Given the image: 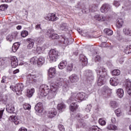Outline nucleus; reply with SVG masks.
Here are the masks:
<instances>
[{
  "label": "nucleus",
  "instance_id": "nucleus-30",
  "mask_svg": "<svg viewBox=\"0 0 131 131\" xmlns=\"http://www.w3.org/2000/svg\"><path fill=\"white\" fill-rule=\"evenodd\" d=\"M116 94L118 97L122 98V97H123V95H124V92L122 89H118L117 90Z\"/></svg>",
  "mask_w": 131,
  "mask_h": 131
},
{
  "label": "nucleus",
  "instance_id": "nucleus-59",
  "mask_svg": "<svg viewBox=\"0 0 131 131\" xmlns=\"http://www.w3.org/2000/svg\"><path fill=\"white\" fill-rule=\"evenodd\" d=\"M114 6L117 8L120 6V3L118 1H115L114 2Z\"/></svg>",
  "mask_w": 131,
  "mask_h": 131
},
{
  "label": "nucleus",
  "instance_id": "nucleus-6",
  "mask_svg": "<svg viewBox=\"0 0 131 131\" xmlns=\"http://www.w3.org/2000/svg\"><path fill=\"white\" fill-rule=\"evenodd\" d=\"M95 20L99 21L100 22H103L104 21H109V16H103L101 14H97L95 16Z\"/></svg>",
  "mask_w": 131,
  "mask_h": 131
},
{
  "label": "nucleus",
  "instance_id": "nucleus-50",
  "mask_svg": "<svg viewBox=\"0 0 131 131\" xmlns=\"http://www.w3.org/2000/svg\"><path fill=\"white\" fill-rule=\"evenodd\" d=\"M50 38H52V39H58V38H59V36L57 34L54 33Z\"/></svg>",
  "mask_w": 131,
  "mask_h": 131
},
{
  "label": "nucleus",
  "instance_id": "nucleus-62",
  "mask_svg": "<svg viewBox=\"0 0 131 131\" xmlns=\"http://www.w3.org/2000/svg\"><path fill=\"white\" fill-rule=\"evenodd\" d=\"M118 62H119V63H120V64H122L123 63V62H124V60H123V57H122L121 59H120L118 60Z\"/></svg>",
  "mask_w": 131,
  "mask_h": 131
},
{
  "label": "nucleus",
  "instance_id": "nucleus-31",
  "mask_svg": "<svg viewBox=\"0 0 131 131\" xmlns=\"http://www.w3.org/2000/svg\"><path fill=\"white\" fill-rule=\"evenodd\" d=\"M37 61H38V65L39 66H41V65L45 63L46 59H45V57L42 56H40L39 58H38Z\"/></svg>",
  "mask_w": 131,
  "mask_h": 131
},
{
  "label": "nucleus",
  "instance_id": "nucleus-21",
  "mask_svg": "<svg viewBox=\"0 0 131 131\" xmlns=\"http://www.w3.org/2000/svg\"><path fill=\"white\" fill-rule=\"evenodd\" d=\"M34 93H35V89L32 88L31 90H28L27 91L26 96L28 98H31V97L33 96V94H34Z\"/></svg>",
  "mask_w": 131,
  "mask_h": 131
},
{
  "label": "nucleus",
  "instance_id": "nucleus-53",
  "mask_svg": "<svg viewBox=\"0 0 131 131\" xmlns=\"http://www.w3.org/2000/svg\"><path fill=\"white\" fill-rule=\"evenodd\" d=\"M91 131H101L98 126H92Z\"/></svg>",
  "mask_w": 131,
  "mask_h": 131
},
{
  "label": "nucleus",
  "instance_id": "nucleus-47",
  "mask_svg": "<svg viewBox=\"0 0 131 131\" xmlns=\"http://www.w3.org/2000/svg\"><path fill=\"white\" fill-rule=\"evenodd\" d=\"M8 9V6L7 5H2L0 6V11H5Z\"/></svg>",
  "mask_w": 131,
  "mask_h": 131
},
{
  "label": "nucleus",
  "instance_id": "nucleus-10",
  "mask_svg": "<svg viewBox=\"0 0 131 131\" xmlns=\"http://www.w3.org/2000/svg\"><path fill=\"white\" fill-rule=\"evenodd\" d=\"M11 65L12 68H16L18 66V59L16 56H13L11 58Z\"/></svg>",
  "mask_w": 131,
  "mask_h": 131
},
{
  "label": "nucleus",
  "instance_id": "nucleus-29",
  "mask_svg": "<svg viewBox=\"0 0 131 131\" xmlns=\"http://www.w3.org/2000/svg\"><path fill=\"white\" fill-rule=\"evenodd\" d=\"M19 47H20V43H19V42L14 43L12 48V52H13V53H16L17 50L19 49Z\"/></svg>",
  "mask_w": 131,
  "mask_h": 131
},
{
  "label": "nucleus",
  "instance_id": "nucleus-2",
  "mask_svg": "<svg viewBox=\"0 0 131 131\" xmlns=\"http://www.w3.org/2000/svg\"><path fill=\"white\" fill-rule=\"evenodd\" d=\"M59 86L57 85V84H55L51 86L50 89V87L47 85L43 84L40 86V93L39 95L41 97H46L47 95H49V99H53V98H55L56 97V95H57V91L59 90ZM51 91V93L50 92Z\"/></svg>",
  "mask_w": 131,
  "mask_h": 131
},
{
  "label": "nucleus",
  "instance_id": "nucleus-52",
  "mask_svg": "<svg viewBox=\"0 0 131 131\" xmlns=\"http://www.w3.org/2000/svg\"><path fill=\"white\" fill-rule=\"evenodd\" d=\"M22 37H26L28 35V32L27 31H23L21 33Z\"/></svg>",
  "mask_w": 131,
  "mask_h": 131
},
{
  "label": "nucleus",
  "instance_id": "nucleus-27",
  "mask_svg": "<svg viewBox=\"0 0 131 131\" xmlns=\"http://www.w3.org/2000/svg\"><path fill=\"white\" fill-rule=\"evenodd\" d=\"M69 82H64L63 86H62V91L64 92V93H66L69 91Z\"/></svg>",
  "mask_w": 131,
  "mask_h": 131
},
{
  "label": "nucleus",
  "instance_id": "nucleus-51",
  "mask_svg": "<svg viewBox=\"0 0 131 131\" xmlns=\"http://www.w3.org/2000/svg\"><path fill=\"white\" fill-rule=\"evenodd\" d=\"M86 72V76H89V77L93 76V72L91 70H88Z\"/></svg>",
  "mask_w": 131,
  "mask_h": 131
},
{
  "label": "nucleus",
  "instance_id": "nucleus-33",
  "mask_svg": "<svg viewBox=\"0 0 131 131\" xmlns=\"http://www.w3.org/2000/svg\"><path fill=\"white\" fill-rule=\"evenodd\" d=\"M55 33V30L53 29H50L47 30L46 32V34L48 35V37L50 38L52 37V35Z\"/></svg>",
  "mask_w": 131,
  "mask_h": 131
},
{
  "label": "nucleus",
  "instance_id": "nucleus-15",
  "mask_svg": "<svg viewBox=\"0 0 131 131\" xmlns=\"http://www.w3.org/2000/svg\"><path fill=\"white\" fill-rule=\"evenodd\" d=\"M36 75H31V74H29L27 76V81H29L30 83H32L33 81L35 82L36 81Z\"/></svg>",
  "mask_w": 131,
  "mask_h": 131
},
{
  "label": "nucleus",
  "instance_id": "nucleus-1",
  "mask_svg": "<svg viewBox=\"0 0 131 131\" xmlns=\"http://www.w3.org/2000/svg\"><path fill=\"white\" fill-rule=\"evenodd\" d=\"M88 99V95L83 92H73L72 93L71 98L67 100V103L70 104V110L72 112H74L78 108V105L76 104V102H81Z\"/></svg>",
  "mask_w": 131,
  "mask_h": 131
},
{
  "label": "nucleus",
  "instance_id": "nucleus-3",
  "mask_svg": "<svg viewBox=\"0 0 131 131\" xmlns=\"http://www.w3.org/2000/svg\"><path fill=\"white\" fill-rule=\"evenodd\" d=\"M49 56L51 62H56L59 56V52L55 49H51L49 52Z\"/></svg>",
  "mask_w": 131,
  "mask_h": 131
},
{
  "label": "nucleus",
  "instance_id": "nucleus-63",
  "mask_svg": "<svg viewBox=\"0 0 131 131\" xmlns=\"http://www.w3.org/2000/svg\"><path fill=\"white\" fill-rule=\"evenodd\" d=\"M19 131H27V129L25 128L24 127H21L19 128Z\"/></svg>",
  "mask_w": 131,
  "mask_h": 131
},
{
  "label": "nucleus",
  "instance_id": "nucleus-25",
  "mask_svg": "<svg viewBox=\"0 0 131 131\" xmlns=\"http://www.w3.org/2000/svg\"><path fill=\"white\" fill-rule=\"evenodd\" d=\"M9 120L11 121H13L15 124H19V122H20V120L17 119V117H15L14 116H10Z\"/></svg>",
  "mask_w": 131,
  "mask_h": 131
},
{
  "label": "nucleus",
  "instance_id": "nucleus-56",
  "mask_svg": "<svg viewBox=\"0 0 131 131\" xmlns=\"http://www.w3.org/2000/svg\"><path fill=\"white\" fill-rule=\"evenodd\" d=\"M91 109H92V105L91 104H88L85 108V111L86 112H90Z\"/></svg>",
  "mask_w": 131,
  "mask_h": 131
},
{
  "label": "nucleus",
  "instance_id": "nucleus-41",
  "mask_svg": "<svg viewBox=\"0 0 131 131\" xmlns=\"http://www.w3.org/2000/svg\"><path fill=\"white\" fill-rule=\"evenodd\" d=\"M124 52L127 55H128V54H130V53H131V45L127 46L126 49L124 50Z\"/></svg>",
  "mask_w": 131,
  "mask_h": 131
},
{
  "label": "nucleus",
  "instance_id": "nucleus-36",
  "mask_svg": "<svg viewBox=\"0 0 131 131\" xmlns=\"http://www.w3.org/2000/svg\"><path fill=\"white\" fill-rule=\"evenodd\" d=\"M38 58L37 57H33L31 58L30 59L31 64H33V65H35V64H38Z\"/></svg>",
  "mask_w": 131,
  "mask_h": 131
},
{
  "label": "nucleus",
  "instance_id": "nucleus-37",
  "mask_svg": "<svg viewBox=\"0 0 131 131\" xmlns=\"http://www.w3.org/2000/svg\"><path fill=\"white\" fill-rule=\"evenodd\" d=\"M107 129H109L110 130H116L117 129V126L114 124H108L107 126Z\"/></svg>",
  "mask_w": 131,
  "mask_h": 131
},
{
  "label": "nucleus",
  "instance_id": "nucleus-42",
  "mask_svg": "<svg viewBox=\"0 0 131 131\" xmlns=\"http://www.w3.org/2000/svg\"><path fill=\"white\" fill-rule=\"evenodd\" d=\"M112 75L118 76L120 74V71L119 70H114L112 72Z\"/></svg>",
  "mask_w": 131,
  "mask_h": 131
},
{
  "label": "nucleus",
  "instance_id": "nucleus-23",
  "mask_svg": "<svg viewBox=\"0 0 131 131\" xmlns=\"http://www.w3.org/2000/svg\"><path fill=\"white\" fill-rule=\"evenodd\" d=\"M56 83L55 84H57V85H59V86H62V85L63 83H65V81L64 80V79L60 77H58L56 80Z\"/></svg>",
  "mask_w": 131,
  "mask_h": 131
},
{
  "label": "nucleus",
  "instance_id": "nucleus-14",
  "mask_svg": "<svg viewBox=\"0 0 131 131\" xmlns=\"http://www.w3.org/2000/svg\"><path fill=\"white\" fill-rule=\"evenodd\" d=\"M57 115V112L56 111V109L55 108H51L49 110L48 116L50 118H53L55 117Z\"/></svg>",
  "mask_w": 131,
  "mask_h": 131
},
{
  "label": "nucleus",
  "instance_id": "nucleus-18",
  "mask_svg": "<svg viewBox=\"0 0 131 131\" xmlns=\"http://www.w3.org/2000/svg\"><path fill=\"white\" fill-rule=\"evenodd\" d=\"M27 41H28L29 43L28 45V49L31 50V49L33 48V46H34V39L29 38L27 39Z\"/></svg>",
  "mask_w": 131,
  "mask_h": 131
},
{
  "label": "nucleus",
  "instance_id": "nucleus-61",
  "mask_svg": "<svg viewBox=\"0 0 131 131\" xmlns=\"http://www.w3.org/2000/svg\"><path fill=\"white\" fill-rule=\"evenodd\" d=\"M126 111L129 115H131V105L127 108Z\"/></svg>",
  "mask_w": 131,
  "mask_h": 131
},
{
  "label": "nucleus",
  "instance_id": "nucleus-19",
  "mask_svg": "<svg viewBox=\"0 0 131 131\" xmlns=\"http://www.w3.org/2000/svg\"><path fill=\"white\" fill-rule=\"evenodd\" d=\"M6 111L8 113H13L15 111L14 105L9 104L6 106Z\"/></svg>",
  "mask_w": 131,
  "mask_h": 131
},
{
  "label": "nucleus",
  "instance_id": "nucleus-22",
  "mask_svg": "<svg viewBox=\"0 0 131 131\" xmlns=\"http://www.w3.org/2000/svg\"><path fill=\"white\" fill-rule=\"evenodd\" d=\"M129 10H131V5H127L126 4H124V6L122 7L121 12L125 13V11H129Z\"/></svg>",
  "mask_w": 131,
  "mask_h": 131
},
{
  "label": "nucleus",
  "instance_id": "nucleus-17",
  "mask_svg": "<svg viewBox=\"0 0 131 131\" xmlns=\"http://www.w3.org/2000/svg\"><path fill=\"white\" fill-rule=\"evenodd\" d=\"M110 83L111 85L113 86H116L119 83V81L116 78H112L110 80Z\"/></svg>",
  "mask_w": 131,
  "mask_h": 131
},
{
  "label": "nucleus",
  "instance_id": "nucleus-35",
  "mask_svg": "<svg viewBox=\"0 0 131 131\" xmlns=\"http://www.w3.org/2000/svg\"><path fill=\"white\" fill-rule=\"evenodd\" d=\"M124 86L126 89V90H128V89L131 88V81L130 80L127 79L125 81Z\"/></svg>",
  "mask_w": 131,
  "mask_h": 131
},
{
  "label": "nucleus",
  "instance_id": "nucleus-45",
  "mask_svg": "<svg viewBox=\"0 0 131 131\" xmlns=\"http://www.w3.org/2000/svg\"><path fill=\"white\" fill-rule=\"evenodd\" d=\"M115 112L117 116H121V115H122V112H121V110L119 108L116 110Z\"/></svg>",
  "mask_w": 131,
  "mask_h": 131
},
{
  "label": "nucleus",
  "instance_id": "nucleus-38",
  "mask_svg": "<svg viewBox=\"0 0 131 131\" xmlns=\"http://www.w3.org/2000/svg\"><path fill=\"white\" fill-rule=\"evenodd\" d=\"M46 50V48H45L44 46H42L41 47H37L36 48V52L38 53V54H40V53H42L43 51Z\"/></svg>",
  "mask_w": 131,
  "mask_h": 131
},
{
  "label": "nucleus",
  "instance_id": "nucleus-20",
  "mask_svg": "<svg viewBox=\"0 0 131 131\" xmlns=\"http://www.w3.org/2000/svg\"><path fill=\"white\" fill-rule=\"evenodd\" d=\"M59 29L62 31H67L68 30V25L65 23H62L59 25Z\"/></svg>",
  "mask_w": 131,
  "mask_h": 131
},
{
  "label": "nucleus",
  "instance_id": "nucleus-11",
  "mask_svg": "<svg viewBox=\"0 0 131 131\" xmlns=\"http://www.w3.org/2000/svg\"><path fill=\"white\" fill-rule=\"evenodd\" d=\"M48 76L50 78H54L56 76V69L51 68L48 70Z\"/></svg>",
  "mask_w": 131,
  "mask_h": 131
},
{
  "label": "nucleus",
  "instance_id": "nucleus-40",
  "mask_svg": "<svg viewBox=\"0 0 131 131\" xmlns=\"http://www.w3.org/2000/svg\"><path fill=\"white\" fill-rule=\"evenodd\" d=\"M62 45L64 46H67L68 45H71V42L69 39H62Z\"/></svg>",
  "mask_w": 131,
  "mask_h": 131
},
{
  "label": "nucleus",
  "instance_id": "nucleus-12",
  "mask_svg": "<svg viewBox=\"0 0 131 131\" xmlns=\"http://www.w3.org/2000/svg\"><path fill=\"white\" fill-rule=\"evenodd\" d=\"M35 110L39 113H42L43 111V107H42V103L38 102L35 106Z\"/></svg>",
  "mask_w": 131,
  "mask_h": 131
},
{
  "label": "nucleus",
  "instance_id": "nucleus-13",
  "mask_svg": "<svg viewBox=\"0 0 131 131\" xmlns=\"http://www.w3.org/2000/svg\"><path fill=\"white\" fill-rule=\"evenodd\" d=\"M110 10V5L109 4H104L100 8L101 13H107Z\"/></svg>",
  "mask_w": 131,
  "mask_h": 131
},
{
  "label": "nucleus",
  "instance_id": "nucleus-46",
  "mask_svg": "<svg viewBox=\"0 0 131 131\" xmlns=\"http://www.w3.org/2000/svg\"><path fill=\"white\" fill-rule=\"evenodd\" d=\"M35 29H36V30H38V29H40L41 31H40V33H43V32L45 31H46V30H45V29L41 30V28L40 27V24L37 25L35 26Z\"/></svg>",
  "mask_w": 131,
  "mask_h": 131
},
{
  "label": "nucleus",
  "instance_id": "nucleus-44",
  "mask_svg": "<svg viewBox=\"0 0 131 131\" xmlns=\"http://www.w3.org/2000/svg\"><path fill=\"white\" fill-rule=\"evenodd\" d=\"M99 123L100 125H105L106 121H105L103 118H100L99 120Z\"/></svg>",
  "mask_w": 131,
  "mask_h": 131
},
{
  "label": "nucleus",
  "instance_id": "nucleus-57",
  "mask_svg": "<svg viewBox=\"0 0 131 131\" xmlns=\"http://www.w3.org/2000/svg\"><path fill=\"white\" fill-rule=\"evenodd\" d=\"M58 128L60 131H65V128H64V126H63V125H58Z\"/></svg>",
  "mask_w": 131,
  "mask_h": 131
},
{
  "label": "nucleus",
  "instance_id": "nucleus-8",
  "mask_svg": "<svg viewBox=\"0 0 131 131\" xmlns=\"http://www.w3.org/2000/svg\"><path fill=\"white\" fill-rule=\"evenodd\" d=\"M18 33L17 32H13L11 34L8 35L6 39L8 41H10V42L12 41H14L15 39H16V37H17Z\"/></svg>",
  "mask_w": 131,
  "mask_h": 131
},
{
  "label": "nucleus",
  "instance_id": "nucleus-4",
  "mask_svg": "<svg viewBox=\"0 0 131 131\" xmlns=\"http://www.w3.org/2000/svg\"><path fill=\"white\" fill-rule=\"evenodd\" d=\"M24 88V85H23V83H17L15 86H10L11 90L13 92H15L17 95H20L21 94Z\"/></svg>",
  "mask_w": 131,
  "mask_h": 131
},
{
  "label": "nucleus",
  "instance_id": "nucleus-54",
  "mask_svg": "<svg viewBox=\"0 0 131 131\" xmlns=\"http://www.w3.org/2000/svg\"><path fill=\"white\" fill-rule=\"evenodd\" d=\"M117 103H116V102L115 101H112L111 102V106L112 107H113V108H115L116 107H117Z\"/></svg>",
  "mask_w": 131,
  "mask_h": 131
},
{
  "label": "nucleus",
  "instance_id": "nucleus-7",
  "mask_svg": "<svg viewBox=\"0 0 131 131\" xmlns=\"http://www.w3.org/2000/svg\"><path fill=\"white\" fill-rule=\"evenodd\" d=\"M96 73H97V75H99V77H103V78H105V77L107 76V71L104 68L97 69Z\"/></svg>",
  "mask_w": 131,
  "mask_h": 131
},
{
  "label": "nucleus",
  "instance_id": "nucleus-5",
  "mask_svg": "<svg viewBox=\"0 0 131 131\" xmlns=\"http://www.w3.org/2000/svg\"><path fill=\"white\" fill-rule=\"evenodd\" d=\"M45 19L47 20V21H53L55 22V21L59 20V15L57 14L51 13L46 16Z\"/></svg>",
  "mask_w": 131,
  "mask_h": 131
},
{
  "label": "nucleus",
  "instance_id": "nucleus-26",
  "mask_svg": "<svg viewBox=\"0 0 131 131\" xmlns=\"http://www.w3.org/2000/svg\"><path fill=\"white\" fill-rule=\"evenodd\" d=\"M123 32L125 35L131 36V30L129 28L125 27L123 29Z\"/></svg>",
  "mask_w": 131,
  "mask_h": 131
},
{
  "label": "nucleus",
  "instance_id": "nucleus-9",
  "mask_svg": "<svg viewBox=\"0 0 131 131\" xmlns=\"http://www.w3.org/2000/svg\"><path fill=\"white\" fill-rule=\"evenodd\" d=\"M69 80L72 83H75L79 80V78L75 74H72L69 77Z\"/></svg>",
  "mask_w": 131,
  "mask_h": 131
},
{
  "label": "nucleus",
  "instance_id": "nucleus-58",
  "mask_svg": "<svg viewBox=\"0 0 131 131\" xmlns=\"http://www.w3.org/2000/svg\"><path fill=\"white\" fill-rule=\"evenodd\" d=\"M116 38L117 39H118V40H121L122 39V36H121V35H120L118 33H117Z\"/></svg>",
  "mask_w": 131,
  "mask_h": 131
},
{
  "label": "nucleus",
  "instance_id": "nucleus-49",
  "mask_svg": "<svg viewBox=\"0 0 131 131\" xmlns=\"http://www.w3.org/2000/svg\"><path fill=\"white\" fill-rule=\"evenodd\" d=\"M73 69V65L72 63L69 64L67 67V71H72Z\"/></svg>",
  "mask_w": 131,
  "mask_h": 131
},
{
  "label": "nucleus",
  "instance_id": "nucleus-32",
  "mask_svg": "<svg viewBox=\"0 0 131 131\" xmlns=\"http://www.w3.org/2000/svg\"><path fill=\"white\" fill-rule=\"evenodd\" d=\"M66 65H67V62L66 61H62L59 64L58 68L61 70L64 69L66 67Z\"/></svg>",
  "mask_w": 131,
  "mask_h": 131
},
{
  "label": "nucleus",
  "instance_id": "nucleus-48",
  "mask_svg": "<svg viewBox=\"0 0 131 131\" xmlns=\"http://www.w3.org/2000/svg\"><path fill=\"white\" fill-rule=\"evenodd\" d=\"M24 108L25 110H30V109H31V105L26 103L24 105Z\"/></svg>",
  "mask_w": 131,
  "mask_h": 131
},
{
  "label": "nucleus",
  "instance_id": "nucleus-60",
  "mask_svg": "<svg viewBox=\"0 0 131 131\" xmlns=\"http://www.w3.org/2000/svg\"><path fill=\"white\" fill-rule=\"evenodd\" d=\"M95 62H100L101 61V57L100 56L97 55L95 58Z\"/></svg>",
  "mask_w": 131,
  "mask_h": 131
},
{
  "label": "nucleus",
  "instance_id": "nucleus-64",
  "mask_svg": "<svg viewBox=\"0 0 131 131\" xmlns=\"http://www.w3.org/2000/svg\"><path fill=\"white\" fill-rule=\"evenodd\" d=\"M127 90L128 95L131 96V88H129L128 89H127Z\"/></svg>",
  "mask_w": 131,
  "mask_h": 131
},
{
  "label": "nucleus",
  "instance_id": "nucleus-55",
  "mask_svg": "<svg viewBox=\"0 0 131 131\" xmlns=\"http://www.w3.org/2000/svg\"><path fill=\"white\" fill-rule=\"evenodd\" d=\"M36 41L39 44L42 43V42L43 41V39L42 37H39L37 38Z\"/></svg>",
  "mask_w": 131,
  "mask_h": 131
},
{
  "label": "nucleus",
  "instance_id": "nucleus-28",
  "mask_svg": "<svg viewBox=\"0 0 131 131\" xmlns=\"http://www.w3.org/2000/svg\"><path fill=\"white\" fill-rule=\"evenodd\" d=\"M123 25V20L122 18H118L116 23V26L118 28H121Z\"/></svg>",
  "mask_w": 131,
  "mask_h": 131
},
{
  "label": "nucleus",
  "instance_id": "nucleus-39",
  "mask_svg": "<svg viewBox=\"0 0 131 131\" xmlns=\"http://www.w3.org/2000/svg\"><path fill=\"white\" fill-rule=\"evenodd\" d=\"M104 32L106 34V35H112V34H113V31L110 29H104Z\"/></svg>",
  "mask_w": 131,
  "mask_h": 131
},
{
  "label": "nucleus",
  "instance_id": "nucleus-16",
  "mask_svg": "<svg viewBox=\"0 0 131 131\" xmlns=\"http://www.w3.org/2000/svg\"><path fill=\"white\" fill-rule=\"evenodd\" d=\"M80 61L82 63L83 66H85L88 64V59L83 55H80Z\"/></svg>",
  "mask_w": 131,
  "mask_h": 131
},
{
  "label": "nucleus",
  "instance_id": "nucleus-34",
  "mask_svg": "<svg viewBox=\"0 0 131 131\" xmlns=\"http://www.w3.org/2000/svg\"><path fill=\"white\" fill-rule=\"evenodd\" d=\"M66 105H65L63 102L58 104L57 105V109L58 110H60V111H62V110H64V109H66Z\"/></svg>",
  "mask_w": 131,
  "mask_h": 131
},
{
  "label": "nucleus",
  "instance_id": "nucleus-24",
  "mask_svg": "<svg viewBox=\"0 0 131 131\" xmlns=\"http://www.w3.org/2000/svg\"><path fill=\"white\" fill-rule=\"evenodd\" d=\"M105 83V78L102 77H99L97 80V85L99 86L103 85Z\"/></svg>",
  "mask_w": 131,
  "mask_h": 131
},
{
  "label": "nucleus",
  "instance_id": "nucleus-43",
  "mask_svg": "<svg viewBox=\"0 0 131 131\" xmlns=\"http://www.w3.org/2000/svg\"><path fill=\"white\" fill-rule=\"evenodd\" d=\"M98 7H99L98 4H93L90 6V10H91V11H95Z\"/></svg>",
  "mask_w": 131,
  "mask_h": 131
}]
</instances>
